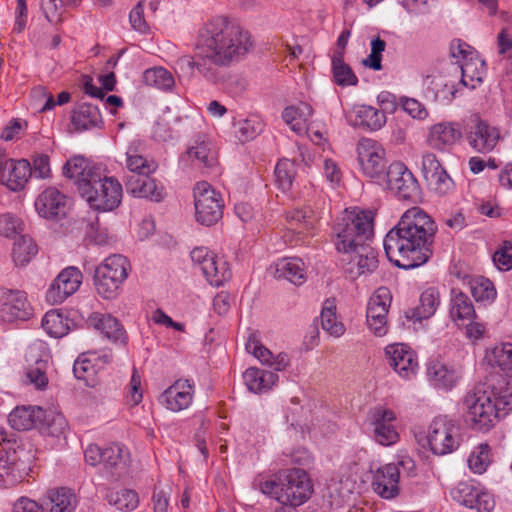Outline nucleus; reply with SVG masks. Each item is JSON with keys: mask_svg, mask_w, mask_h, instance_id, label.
I'll use <instances>...</instances> for the list:
<instances>
[{"mask_svg": "<svg viewBox=\"0 0 512 512\" xmlns=\"http://www.w3.org/2000/svg\"><path fill=\"white\" fill-rule=\"evenodd\" d=\"M253 46L248 30L228 17L216 16L198 29L194 57H179L175 61V70L191 76L196 69L208 82L219 84L224 79L221 68L241 61Z\"/></svg>", "mask_w": 512, "mask_h": 512, "instance_id": "f257e3e1", "label": "nucleus"}, {"mask_svg": "<svg viewBox=\"0 0 512 512\" xmlns=\"http://www.w3.org/2000/svg\"><path fill=\"white\" fill-rule=\"evenodd\" d=\"M437 230L435 221L424 210L409 208L384 238L387 258L404 270L424 265L433 254Z\"/></svg>", "mask_w": 512, "mask_h": 512, "instance_id": "f03ea898", "label": "nucleus"}, {"mask_svg": "<svg viewBox=\"0 0 512 512\" xmlns=\"http://www.w3.org/2000/svg\"><path fill=\"white\" fill-rule=\"evenodd\" d=\"M373 220L372 211L346 209L334 226L336 249L351 254L347 272L352 278L372 273L378 267V253L368 243L373 236Z\"/></svg>", "mask_w": 512, "mask_h": 512, "instance_id": "7ed1b4c3", "label": "nucleus"}, {"mask_svg": "<svg viewBox=\"0 0 512 512\" xmlns=\"http://www.w3.org/2000/svg\"><path fill=\"white\" fill-rule=\"evenodd\" d=\"M65 177L74 181L81 197L91 208L113 211L122 201L123 189L115 177L104 176L101 169L81 156L68 160L63 167Z\"/></svg>", "mask_w": 512, "mask_h": 512, "instance_id": "20e7f679", "label": "nucleus"}, {"mask_svg": "<svg viewBox=\"0 0 512 512\" xmlns=\"http://www.w3.org/2000/svg\"><path fill=\"white\" fill-rule=\"evenodd\" d=\"M463 405L466 422L475 430L488 431L512 409V393L508 388H476L467 393Z\"/></svg>", "mask_w": 512, "mask_h": 512, "instance_id": "39448f33", "label": "nucleus"}, {"mask_svg": "<svg viewBox=\"0 0 512 512\" xmlns=\"http://www.w3.org/2000/svg\"><path fill=\"white\" fill-rule=\"evenodd\" d=\"M259 490L281 504L303 505L313 493L308 473L301 468L278 471L274 479L259 482Z\"/></svg>", "mask_w": 512, "mask_h": 512, "instance_id": "423d86ee", "label": "nucleus"}, {"mask_svg": "<svg viewBox=\"0 0 512 512\" xmlns=\"http://www.w3.org/2000/svg\"><path fill=\"white\" fill-rule=\"evenodd\" d=\"M130 269V263L126 257L120 254L107 257L95 270L94 285L97 293L104 299H115Z\"/></svg>", "mask_w": 512, "mask_h": 512, "instance_id": "0eeeda50", "label": "nucleus"}, {"mask_svg": "<svg viewBox=\"0 0 512 512\" xmlns=\"http://www.w3.org/2000/svg\"><path fill=\"white\" fill-rule=\"evenodd\" d=\"M430 450L435 455H446L454 452L460 445L459 427L453 419L438 416L433 419L427 430Z\"/></svg>", "mask_w": 512, "mask_h": 512, "instance_id": "6e6552de", "label": "nucleus"}, {"mask_svg": "<svg viewBox=\"0 0 512 512\" xmlns=\"http://www.w3.org/2000/svg\"><path fill=\"white\" fill-rule=\"evenodd\" d=\"M195 218L204 226L216 224L223 216V200L208 182H198L194 187Z\"/></svg>", "mask_w": 512, "mask_h": 512, "instance_id": "1a4fd4ad", "label": "nucleus"}, {"mask_svg": "<svg viewBox=\"0 0 512 512\" xmlns=\"http://www.w3.org/2000/svg\"><path fill=\"white\" fill-rule=\"evenodd\" d=\"M191 259L193 263L201 269L207 281L213 286H220L231 277V271L227 262L219 258L208 248H194L191 251Z\"/></svg>", "mask_w": 512, "mask_h": 512, "instance_id": "9d476101", "label": "nucleus"}, {"mask_svg": "<svg viewBox=\"0 0 512 512\" xmlns=\"http://www.w3.org/2000/svg\"><path fill=\"white\" fill-rule=\"evenodd\" d=\"M24 449L9 447L0 449V488H10L21 483L30 471L28 463L22 459Z\"/></svg>", "mask_w": 512, "mask_h": 512, "instance_id": "9b49d317", "label": "nucleus"}, {"mask_svg": "<svg viewBox=\"0 0 512 512\" xmlns=\"http://www.w3.org/2000/svg\"><path fill=\"white\" fill-rule=\"evenodd\" d=\"M358 161L363 173L371 178H380L386 170L385 149L376 140L362 138L357 144Z\"/></svg>", "mask_w": 512, "mask_h": 512, "instance_id": "f8f14e48", "label": "nucleus"}, {"mask_svg": "<svg viewBox=\"0 0 512 512\" xmlns=\"http://www.w3.org/2000/svg\"><path fill=\"white\" fill-rule=\"evenodd\" d=\"M387 188L399 199L415 200L419 195L418 181L401 162L389 165L386 172Z\"/></svg>", "mask_w": 512, "mask_h": 512, "instance_id": "ddd939ff", "label": "nucleus"}, {"mask_svg": "<svg viewBox=\"0 0 512 512\" xmlns=\"http://www.w3.org/2000/svg\"><path fill=\"white\" fill-rule=\"evenodd\" d=\"M33 315L26 293L19 290L0 291V319L4 322L26 321Z\"/></svg>", "mask_w": 512, "mask_h": 512, "instance_id": "4468645a", "label": "nucleus"}, {"mask_svg": "<svg viewBox=\"0 0 512 512\" xmlns=\"http://www.w3.org/2000/svg\"><path fill=\"white\" fill-rule=\"evenodd\" d=\"M391 304L390 291L380 287L371 296L367 305L366 320L369 329L376 336L387 333V314Z\"/></svg>", "mask_w": 512, "mask_h": 512, "instance_id": "2eb2a0df", "label": "nucleus"}, {"mask_svg": "<svg viewBox=\"0 0 512 512\" xmlns=\"http://www.w3.org/2000/svg\"><path fill=\"white\" fill-rule=\"evenodd\" d=\"M369 421L377 443L390 446L398 441L399 434L394 424L396 421L394 411L384 406H376L369 412Z\"/></svg>", "mask_w": 512, "mask_h": 512, "instance_id": "dca6fc26", "label": "nucleus"}, {"mask_svg": "<svg viewBox=\"0 0 512 512\" xmlns=\"http://www.w3.org/2000/svg\"><path fill=\"white\" fill-rule=\"evenodd\" d=\"M466 139L473 150L487 154L496 148L502 136L498 127L486 120L476 118L467 131Z\"/></svg>", "mask_w": 512, "mask_h": 512, "instance_id": "f3484780", "label": "nucleus"}, {"mask_svg": "<svg viewBox=\"0 0 512 512\" xmlns=\"http://www.w3.org/2000/svg\"><path fill=\"white\" fill-rule=\"evenodd\" d=\"M454 73H438L428 75L425 79L426 93L435 102L448 105L455 98L458 91V68L453 67Z\"/></svg>", "mask_w": 512, "mask_h": 512, "instance_id": "a211bd4d", "label": "nucleus"}, {"mask_svg": "<svg viewBox=\"0 0 512 512\" xmlns=\"http://www.w3.org/2000/svg\"><path fill=\"white\" fill-rule=\"evenodd\" d=\"M82 278L81 271L76 267L63 269L48 289L47 300L53 304L62 303L79 289Z\"/></svg>", "mask_w": 512, "mask_h": 512, "instance_id": "6ab92c4d", "label": "nucleus"}, {"mask_svg": "<svg viewBox=\"0 0 512 512\" xmlns=\"http://www.w3.org/2000/svg\"><path fill=\"white\" fill-rule=\"evenodd\" d=\"M388 364L403 379H411L418 370L415 353L405 344H392L385 348Z\"/></svg>", "mask_w": 512, "mask_h": 512, "instance_id": "aec40b11", "label": "nucleus"}, {"mask_svg": "<svg viewBox=\"0 0 512 512\" xmlns=\"http://www.w3.org/2000/svg\"><path fill=\"white\" fill-rule=\"evenodd\" d=\"M400 470L394 464H386L373 472L372 490L382 499L391 500L400 493Z\"/></svg>", "mask_w": 512, "mask_h": 512, "instance_id": "412c9836", "label": "nucleus"}, {"mask_svg": "<svg viewBox=\"0 0 512 512\" xmlns=\"http://www.w3.org/2000/svg\"><path fill=\"white\" fill-rule=\"evenodd\" d=\"M2 184L9 190L17 192L22 190L32 177L31 164L26 159L13 160L0 157Z\"/></svg>", "mask_w": 512, "mask_h": 512, "instance_id": "4be33fe9", "label": "nucleus"}, {"mask_svg": "<svg viewBox=\"0 0 512 512\" xmlns=\"http://www.w3.org/2000/svg\"><path fill=\"white\" fill-rule=\"evenodd\" d=\"M462 138V132L457 123L440 122L429 128L426 143L439 152H449Z\"/></svg>", "mask_w": 512, "mask_h": 512, "instance_id": "5701e85b", "label": "nucleus"}, {"mask_svg": "<svg viewBox=\"0 0 512 512\" xmlns=\"http://www.w3.org/2000/svg\"><path fill=\"white\" fill-rule=\"evenodd\" d=\"M193 395L194 386L190 381L179 379L159 396V403L172 412H180L191 405Z\"/></svg>", "mask_w": 512, "mask_h": 512, "instance_id": "b1692460", "label": "nucleus"}, {"mask_svg": "<svg viewBox=\"0 0 512 512\" xmlns=\"http://www.w3.org/2000/svg\"><path fill=\"white\" fill-rule=\"evenodd\" d=\"M125 187L129 194L145 198L153 202L164 199L165 192L162 184L150 177V174H131L125 179Z\"/></svg>", "mask_w": 512, "mask_h": 512, "instance_id": "393cba45", "label": "nucleus"}, {"mask_svg": "<svg viewBox=\"0 0 512 512\" xmlns=\"http://www.w3.org/2000/svg\"><path fill=\"white\" fill-rule=\"evenodd\" d=\"M35 208L43 218H60L67 213V198L56 188L49 187L37 197Z\"/></svg>", "mask_w": 512, "mask_h": 512, "instance_id": "a878e982", "label": "nucleus"}, {"mask_svg": "<svg viewBox=\"0 0 512 512\" xmlns=\"http://www.w3.org/2000/svg\"><path fill=\"white\" fill-rule=\"evenodd\" d=\"M87 324L100 331L113 342L120 341L121 343H126L127 335L125 330L119 321L109 314L94 312L87 318Z\"/></svg>", "mask_w": 512, "mask_h": 512, "instance_id": "bb28decb", "label": "nucleus"}, {"mask_svg": "<svg viewBox=\"0 0 512 512\" xmlns=\"http://www.w3.org/2000/svg\"><path fill=\"white\" fill-rule=\"evenodd\" d=\"M129 454L120 444H112L104 448L102 466L111 478L118 479L127 471Z\"/></svg>", "mask_w": 512, "mask_h": 512, "instance_id": "cd10ccee", "label": "nucleus"}, {"mask_svg": "<svg viewBox=\"0 0 512 512\" xmlns=\"http://www.w3.org/2000/svg\"><path fill=\"white\" fill-rule=\"evenodd\" d=\"M274 276L285 279L294 285H302L307 280L305 264L301 258L286 257L274 265Z\"/></svg>", "mask_w": 512, "mask_h": 512, "instance_id": "c85d7f7f", "label": "nucleus"}, {"mask_svg": "<svg viewBox=\"0 0 512 512\" xmlns=\"http://www.w3.org/2000/svg\"><path fill=\"white\" fill-rule=\"evenodd\" d=\"M354 126L365 127L371 131L381 129L386 123L384 112L369 105H355L350 113Z\"/></svg>", "mask_w": 512, "mask_h": 512, "instance_id": "c756f323", "label": "nucleus"}, {"mask_svg": "<svg viewBox=\"0 0 512 512\" xmlns=\"http://www.w3.org/2000/svg\"><path fill=\"white\" fill-rule=\"evenodd\" d=\"M45 416V410L38 406H18L9 415V425L17 431H26L37 427L38 421Z\"/></svg>", "mask_w": 512, "mask_h": 512, "instance_id": "7c9ffc66", "label": "nucleus"}, {"mask_svg": "<svg viewBox=\"0 0 512 512\" xmlns=\"http://www.w3.org/2000/svg\"><path fill=\"white\" fill-rule=\"evenodd\" d=\"M71 123L76 132H83L93 128H100L102 117L96 106L82 103L73 109Z\"/></svg>", "mask_w": 512, "mask_h": 512, "instance_id": "2f4dec72", "label": "nucleus"}, {"mask_svg": "<svg viewBox=\"0 0 512 512\" xmlns=\"http://www.w3.org/2000/svg\"><path fill=\"white\" fill-rule=\"evenodd\" d=\"M187 156L199 168H212L218 163L217 154L204 135L198 136L194 144L189 146Z\"/></svg>", "mask_w": 512, "mask_h": 512, "instance_id": "473e14b6", "label": "nucleus"}, {"mask_svg": "<svg viewBox=\"0 0 512 512\" xmlns=\"http://www.w3.org/2000/svg\"><path fill=\"white\" fill-rule=\"evenodd\" d=\"M440 303L439 292L436 288H428L422 292L419 305L405 312L407 319L421 321L433 316Z\"/></svg>", "mask_w": 512, "mask_h": 512, "instance_id": "72a5a7b5", "label": "nucleus"}, {"mask_svg": "<svg viewBox=\"0 0 512 512\" xmlns=\"http://www.w3.org/2000/svg\"><path fill=\"white\" fill-rule=\"evenodd\" d=\"M243 378L248 390L253 393L267 392L278 382L277 374L256 367L248 368Z\"/></svg>", "mask_w": 512, "mask_h": 512, "instance_id": "f704fd0d", "label": "nucleus"}, {"mask_svg": "<svg viewBox=\"0 0 512 512\" xmlns=\"http://www.w3.org/2000/svg\"><path fill=\"white\" fill-rule=\"evenodd\" d=\"M485 361L493 368H499L506 375L512 376V343H500L487 349Z\"/></svg>", "mask_w": 512, "mask_h": 512, "instance_id": "c9c22d12", "label": "nucleus"}, {"mask_svg": "<svg viewBox=\"0 0 512 512\" xmlns=\"http://www.w3.org/2000/svg\"><path fill=\"white\" fill-rule=\"evenodd\" d=\"M313 114L312 107L305 102L286 107L282 113V118L291 129L297 133L305 130L306 124Z\"/></svg>", "mask_w": 512, "mask_h": 512, "instance_id": "e433bc0d", "label": "nucleus"}, {"mask_svg": "<svg viewBox=\"0 0 512 512\" xmlns=\"http://www.w3.org/2000/svg\"><path fill=\"white\" fill-rule=\"evenodd\" d=\"M47 497L49 512H73L78 505L76 494L68 488L50 490Z\"/></svg>", "mask_w": 512, "mask_h": 512, "instance_id": "4c0bfd02", "label": "nucleus"}, {"mask_svg": "<svg viewBox=\"0 0 512 512\" xmlns=\"http://www.w3.org/2000/svg\"><path fill=\"white\" fill-rule=\"evenodd\" d=\"M320 318L322 329L330 336L338 338L345 333L346 328L344 324L337 318L335 299L325 300Z\"/></svg>", "mask_w": 512, "mask_h": 512, "instance_id": "58836bf2", "label": "nucleus"}, {"mask_svg": "<svg viewBox=\"0 0 512 512\" xmlns=\"http://www.w3.org/2000/svg\"><path fill=\"white\" fill-rule=\"evenodd\" d=\"M427 375L429 380L438 388L450 389L457 380L456 372L440 361L428 364Z\"/></svg>", "mask_w": 512, "mask_h": 512, "instance_id": "ea45409f", "label": "nucleus"}, {"mask_svg": "<svg viewBox=\"0 0 512 512\" xmlns=\"http://www.w3.org/2000/svg\"><path fill=\"white\" fill-rule=\"evenodd\" d=\"M450 315L454 321L470 320L475 316L472 301L459 289L451 290Z\"/></svg>", "mask_w": 512, "mask_h": 512, "instance_id": "a19ab883", "label": "nucleus"}, {"mask_svg": "<svg viewBox=\"0 0 512 512\" xmlns=\"http://www.w3.org/2000/svg\"><path fill=\"white\" fill-rule=\"evenodd\" d=\"M332 73L334 82L339 86H354L358 78L351 67L344 62V53L335 51L332 57Z\"/></svg>", "mask_w": 512, "mask_h": 512, "instance_id": "79ce46f5", "label": "nucleus"}, {"mask_svg": "<svg viewBox=\"0 0 512 512\" xmlns=\"http://www.w3.org/2000/svg\"><path fill=\"white\" fill-rule=\"evenodd\" d=\"M37 251V245L33 239L22 235L13 244L12 259L17 266H24L30 262Z\"/></svg>", "mask_w": 512, "mask_h": 512, "instance_id": "37998d69", "label": "nucleus"}, {"mask_svg": "<svg viewBox=\"0 0 512 512\" xmlns=\"http://www.w3.org/2000/svg\"><path fill=\"white\" fill-rule=\"evenodd\" d=\"M461 72L460 82L463 86L472 87L475 86V82H481L483 71H484V62L479 60L477 56H474L471 59L461 62L459 67H457Z\"/></svg>", "mask_w": 512, "mask_h": 512, "instance_id": "c03bdc74", "label": "nucleus"}, {"mask_svg": "<svg viewBox=\"0 0 512 512\" xmlns=\"http://www.w3.org/2000/svg\"><path fill=\"white\" fill-rule=\"evenodd\" d=\"M37 427L46 434L58 437L65 432L67 422L62 414L49 409L45 410V416L39 419Z\"/></svg>", "mask_w": 512, "mask_h": 512, "instance_id": "a18cd8bd", "label": "nucleus"}, {"mask_svg": "<svg viewBox=\"0 0 512 512\" xmlns=\"http://www.w3.org/2000/svg\"><path fill=\"white\" fill-rule=\"evenodd\" d=\"M106 498L110 505L115 506L120 511H133L139 504L138 494L131 489L110 491Z\"/></svg>", "mask_w": 512, "mask_h": 512, "instance_id": "49530a36", "label": "nucleus"}, {"mask_svg": "<svg viewBox=\"0 0 512 512\" xmlns=\"http://www.w3.org/2000/svg\"><path fill=\"white\" fill-rule=\"evenodd\" d=\"M143 81L148 86L164 91L171 90L175 83L172 74L162 67L147 69L143 73Z\"/></svg>", "mask_w": 512, "mask_h": 512, "instance_id": "de8ad7c7", "label": "nucleus"}, {"mask_svg": "<svg viewBox=\"0 0 512 512\" xmlns=\"http://www.w3.org/2000/svg\"><path fill=\"white\" fill-rule=\"evenodd\" d=\"M42 327L47 334L54 338L65 336L69 330L67 320L56 310H50L44 315Z\"/></svg>", "mask_w": 512, "mask_h": 512, "instance_id": "09e8293b", "label": "nucleus"}, {"mask_svg": "<svg viewBox=\"0 0 512 512\" xmlns=\"http://www.w3.org/2000/svg\"><path fill=\"white\" fill-rule=\"evenodd\" d=\"M296 176V164L289 159L280 160L275 167L276 184L283 192H288Z\"/></svg>", "mask_w": 512, "mask_h": 512, "instance_id": "8fccbe9b", "label": "nucleus"}, {"mask_svg": "<svg viewBox=\"0 0 512 512\" xmlns=\"http://www.w3.org/2000/svg\"><path fill=\"white\" fill-rule=\"evenodd\" d=\"M491 449L487 443H481L471 452L467 462L475 474L484 473L491 463Z\"/></svg>", "mask_w": 512, "mask_h": 512, "instance_id": "3c124183", "label": "nucleus"}, {"mask_svg": "<svg viewBox=\"0 0 512 512\" xmlns=\"http://www.w3.org/2000/svg\"><path fill=\"white\" fill-rule=\"evenodd\" d=\"M237 135L243 142L254 139L263 129V122L257 115H250L246 119L235 123Z\"/></svg>", "mask_w": 512, "mask_h": 512, "instance_id": "603ef678", "label": "nucleus"}, {"mask_svg": "<svg viewBox=\"0 0 512 512\" xmlns=\"http://www.w3.org/2000/svg\"><path fill=\"white\" fill-rule=\"evenodd\" d=\"M478 491L479 489L474 487L471 483L461 482L452 490L451 494L455 501L461 505L471 508L472 505H475V499Z\"/></svg>", "mask_w": 512, "mask_h": 512, "instance_id": "864d4df0", "label": "nucleus"}, {"mask_svg": "<svg viewBox=\"0 0 512 512\" xmlns=\"http://www.w3.org/2000/svg\"><path fill=\"white\" fill-rule=\"evenodd\" d=\"M22 220L12 213L0 215V236L11 238L23 232Z\"/></svg>", "mask_w": 512, "mask_h": 512, "instance_id": "5fc2aeb1", "label": "nucleus"}, {"mask_svg": "<svg viewBox=\"0 0 512 512\" xmlns=\"http://www.w3.org/2000/svg\"><path fill=\"white\" fill-rule=\"evenodd\" d=\"M46 369V361L42 359L36 360L35 364L33 366H29L26 370V377L29 383L33 384L37 389L45 388L48 383Z\"/></svg>", "mask_w": 512, "mask_h": 512, "instance_id": "6e6d98bb", "label": "nucleus"}, {"mask_svg": "<svg viewBox=\"0 0 512 512\" xmlns=\"http://www.w3.org/2000/svg\"><path fill=\"white\" fill-rule=\"evenodd\" d=\"M221 73L223 74L224 79L219 83L223 84V89L229 96L237 98L246 91L248 83L243 76L233 74L226 77V74L222 70Z\"/></svg>", "mask_w": 512, "mask_h": 512, "instance_id": "4d7b16f0", "label": "nucleus"}, {"mask_svg": "<svg viewBox=\"0 0 512 512\" xmlns=\"http://www.w3.org/2000/svg\"><path fill=\"white\" fill-rule=\"evenodd\" d=\"M428 185L439 195H446L452 191L454 182L443 168L426 179Z\"/></svg>", "mask_w": 512, "mask_h": 512, "instance_id": "13d9d810", "label": "nucleus"}, {"mask_svg": "<svg viewBox=\"0 0 512 512\" xmlns=\"http://www.w3.org/2000/svg\"><path fill=\"white\" fill-rule=\"evenodd\" d=\"M386 48V42L380 37H376L371 41V53L368 58L362 60V64L375 71L382 69V53Z\"/></svg>", "mask_w": 512, "mask_h": 512, "instance_id": "bf43d9fd", "label": "nucleus"}, {"mask_svg": "<svg viewBox=\"0 0 512 512\" xmlns=\"http://www.w3.org/2000/svg\"><path fill=\"white\" fill-rule=\"evenodd\" d=\"M32 103L38 107V112L43 113L54 108L56 105L53 95L43 86L35 87L31 91Z\"/></svg>", "mask_w": 512, "mask_h": 512, "instance_id": "052dcab7", "label": "nucleus"}, {"mask_svg": "<svg viewBox=\"0 0 512 512\" xmlns=\"http://www.w3.org/2000/svg\"><path fill=\"white\" fill-rule=\"evenodd\" d=\"M245 348L248 353L253 354L261 363L269 365L273 359L272 352L259 341L256 335L249 336Z\"/></svg>", "mask_w": 512, "mask_h": 512, "instance_id": "680f3d73", "label": "nucleus"}, {"mask_svg": "<svg viewBox=\"0 0 512 512\" xmlns=\"http://www.w3.org/2000/svg\"><path fill=\"white\" fill-rule=\"evenodd\" d=\"M127 169L132 174H151L156 171L157 164L153 160H149L144 155L126 159L125 161Z\"/></svg>", "mask_w": 512, "mask_h": 512, "instance_id": "e2e57ef3", "label": "nucleus"}, {"mask_svg": "<svg viewBox=\"0 0 512 512\" xmlns=\"http://www.w3.org/2000/svg\"><path fill=\"white\" fill-rule=\"evenodd\" d=\"M512 242L503 241L502 245L493 254V262L499 270L507 271L512 269Z\"/></svg>", "mask_w": 512, "mask_h": 512, "instance_id": "0e129e2a", "label": "nucleus"}, {"mask_svg": "<svg viewBox=\"0 0 512 512\" xmlns=\"http://www.w3.org/2000/svg\"><path fill=\"white\" fill-rule=\"evenodd\" d=\"M63 6V0H41V10L50 23H60L62 21V13L60 11Z\"/></svg>", "mask_w": 512, "mask_h": 512, "instance_id": "69168bd1", "label": "nucleus"}, {"mask_svg": "<svg viewBox=\"0 0 512 512\" xmlns=\"http://www.w3.org/2000/svg\"><path fill=\"white\" fill-rule=\"evenodd\" d=\"M142 398L143 394L141 386V376L139 375L137 369L133 368L127 394V402L131 406H136L142 401Z\"/></svg>", "mask_w": 512, "mask_h": 512, "instance_id": "338daca9", "label": "nucleus"}, {"mask_svg": "<svg viewBox=\"0 0 512 512\" xmlns=\"http://www.w3.org/2000/svg\"><path fill=\"white\" fill-rule=\"evenodd\" d=\"M400 103L405 112L416 119H425L428 111L425 106L414 98L402 97Z\"/></svg>", "mask_w": 512, "mask_h": 512, "instance_id": "774afa93", "label": "nucleus"}]
</instances>
